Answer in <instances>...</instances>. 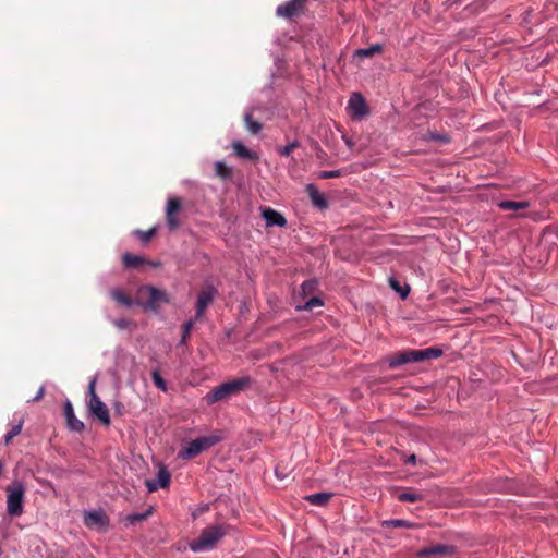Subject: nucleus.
<instances>
[{"label":"nucleus","mask_w":558,"mask_h":558,"mask_svg":"<svg viewBox=\"0 0 558 558\" xmlns=\"http://www.w3.org/2000/svg\"><path fill=\"white\" fill-rule=\"evenodd\" d=\"M348 107L355 118H363L368 114V106L365 98L360 93H353L351 95Z\"/></svg>","instance_id":"12"},{"label":"nucleus","mask_w":558,"mask_h":558,"mask_svg":"<svg viewBox=\"0 0 558 558\" xmlns=\"http://www.w3.org/2000/svg\"><path fill=\"white\" fill-rule=\"evenodd\" d=\"M153 513V508L150 507L144 512L141 513H132L125 517V524L126 525H134L138 522H142L146 520L150 514Z\"/></svg>","instance_id":"28"},{"label":"nucleus","mask_w":558,"mask_h":558,"mask_svg":"<svg viewBox=\"0 0 558 558\" xmlns=\"http://www.w3.org/2000/svg\"><path fill=\"white\" fill-rule=\"evenodd\" d=\"M341 175L340 170H325L318 173L319 179H333Z\"/></svg>","instance_id":"36"},{"label":"nucleus","mask_w":558,"mask_h":558,"mask_svg":"<svg viewBox=\"0 0 558 558\" xmlns=\"http://www.w3.org/2000/svg\"><path fill=\"white\" fill-rule=\"evenodd\" d=\"M128 325H129V320H126V319L114 320V326L118 327L119 329H124L128 327Z\"/></svg>","instance_id":"40"},{"label":"nucleus","mask_w":558,"mask_h":558,"mask_svg":"<svg viewBox=\"0 0 558 558\" xmlns=\"http://www.w3.org/2000/svg\"><path fill=\"white\" fill-rule=\"evenodd\" d=\"M63 410H64V416H65V422H66V427L72 430V432H75V433H81L83 432L84 429V423L82 421H80L76 416H75V413H74V409H73V405L72 403L70 402V400H66L64 402V407H63Z\"/></svg>","instance_id":"15"},{"label":"nucleus","mask_w":558,"mask_h":558,"mask_svg":"<svg viewBox=\"0 0 558 558\" xmlns=\"http://www.w3.org/2000/svg\"><path fill=\"white\" fill-rule=\"evenodd\" d=\"M413 460H415V456H412V457L410 458V461H413Z\"/></svg>","instance_id":"45"},{"label":"nucleus","mask_w":558,"mask_h":558,"mask_svg":"<svg viewBox=\"0 0 558 558\" xmlns=\"http://www.w3.org/2000/svg\"><path fill=\"white\" fill-rule=\"evenodd\" d=\"M412 356V350L401 351L388 357L387 363L389 368L393 369L404 364L414 363Z\"/></svg>","instance_id":"18"},{"label":"nucleus","mask_w":558,"mask_h":558,"mask_svg":"<svg viewBox=\"0 0 558 558\" xmlns=\"http://www.w3.org/2000/svg\"><path fill=\"white\" fill-rule=\"evenodd\" d=\"M390 287L398 292L402 299H405L410 292V288L408 286L401 287L395 278L390 279Z\"/></svg>","instance_id":"34"},{"label":"nucleus","mask_w":558,"mask_h":558,"mask_svg":"<svg viewBox=\"0 0 558 558\" xmlns=\"http://www.w3.org/2000/svg\"><path fill=\"white\" fill-rule=\"evenodd\" d=\"M193 326H194V319H189L183 324L182 337L179 342L180 345H183L186 342V339L190 337Z\"/></svg>","instance_id":"33"},{"label":"nucleus","mask_w":558,"mask_h":558,"mask_svg":"<svg viewBox=\"0 0 558 558\" xmlns=\"http://www.w3.org/2000/svg\"><path fill=\"white\" fill-rule=\"evenodd\" d=\"M450 4H460L463 0H448Z\"/></svg>","instance_id":"43"},{"label":"nucleus","mask_w":558,"mask_h":558,"mask_svg":"<svg viewBox=\"0 0 558 558\" xmlns=\"http://www.w3.org/2000/svg\"><path fill=\"white\" fill-rule=\"evenodd\" d=\"M45 396V386H40L35 397L31 400V402H38Z\"/></svg>","instance_id":"39"},{"label":"nucleus","mask_w":558,"mask_h":558,"mask_svg":"<svg viewBox=\"0 0 558 558\" xmlns=\"http://www.w3.org/2000/svg\"><path fill=\"white\" fill-rule=\"evenodd\" d=\"M171 474L168 469L161 464L158 469L157 476L155 480H147L146 487L149 493L156 492L158 488H166L169 486Z\"/></svg>","instance_id":"11"},{"label":"nucleus","mask_w":558,"mask_h":558,"mask_svg":"<svg viewBox=\"0 0 558 558\" xmlns=\"http://www.w3.org/2000/svg\"><path fill=\"white\" fill-rule=\"evenodd\" d=\"M13 438H14L13 436H11L10 434H8V433H7V434L3 436V442H4V445H9V444L12 441V439H13Z\"/></svg>","instance_id":"42"},{"label":"nucleus","mask_w":558,"mask_h":558,"mask_svg":"<svg viewBox=\"0 0 558 558\" xmlns=\"http://www.w3.org/2000/svg\"><path fill=\"white\" fill-rule=\"evenodd\" d=\"M305 190L315 207L319 209H326L328 207V201L326 196L320 193L313 183L307 184Z\"/></svg>","instance_id":"16"},{"label":"nucleus","mask_w":558,"mask_h":558,"mask_svg":"<svg viewBox=\"0 0 558 558\" xmlns=\"http://www.w3.org/2000/svg\"><path fill=\"white\" fill-rule=\"evenodd\" d=\"M222 440L220 433H215L208 436L198 437L190 441L186 446L181 448L178 452V458L189 460L195 458L201 452L214 447Z\"/></svg>","instance_id":"3"},{"label":"nucleus","mask_w":558,"mask_h":558,"mask_svg":"<svg viewBox=\"0 0 558 558\" xmlns=\"http://www.w3.org/2000/svg\"><path fill=\"white\" fill-rule=\"evenodd\" d=\"M413 460H415V456H412V457L410 458V461H413Z\"/></svg>","instance_id":"44"},{"label":"nucleus","mask_w":558,"mask_h":558,"mask_svg":"<svg viewBox=\"0 0 558 558\" xmlns=\"http://www.w3.org/2000/svg\"><path fill=\"white\" fill-rule=\"evenodd\" d=\"M262 217L265 220L266 227H286L287 219L284 216L271 207H260Z\"/></svg>","instance_id":"13"},{"label":"nucleus","mask_w":558,"mask_h":558,"mask_svg":"<svg viewBox=\"0 0 558 558\" xmlns=\"http://www.w3.org/2000/svg\"><path fill=\"white\" fill-rule=\"evenodd\" d=\"M457 553L454 545L437 544L430 547H424L416 551V558H430L437 556L453 555Z\"/></svg>","instance_id":"10"},{"label":"nucleus","mask_w":558,"mask_h":558,"mask_svg":"<svg viewBox=\"0 0 558 558\" xmlns=\"http://www.w3.org/2000/svg\"><path fill=\"white\" fill-rule=\"evenodd\" d=\"M182 209V201L179 197H169L166 205V225L169 231H175L180 227L179 214Z\"/></svg>","instance_id":"9"},{"label":"nucleus","mask_w":558,"mask_h":558,"mask_svg":"<svg viewBox=\"0 0 558 558\" xmlns=\"http://www.w3.org/2000/svg\"><path fill=\"white\" fill-rule=\"evenodd\" d=\"M244 123L247 131L252 134H258L263 129L262 123L254 120L251 112L244 114Z\"/></svg>","instance_id":"27"},{"label":"nucleus","mask_w":558,"mask_h":558,"mask_svg":"<svg viewBox=\"0 0 558 558\" xmlns=\"http://www.w3.org/2000/svg\"><path fill=\"white\" fill-rule=\"evenodd\" d=\"M424 496L416 489L410 488L398 495V500L402 502H416L423 500Z\"/></svg>","instance_id":"24"},{"label":"nucleus","mask_w":558,"mask_h":558,"mask_svg":"<svg viewBox=\"0 0 558 558\" xmlns=\"http://www.w3.org/2000/svg\"><path fill=\"white\" fill-rule=\"evenodd\" d=\"M141 291H146L148 294V300L145 303H140L144 308L156 312L161 304H168L170 302L168 294L154 286H146L142 288Z\"/></svg>","instance_id":"6"},{"label":"nucleus","mask_w":558,"mask_h":558,"mask_svg":"<svg viewBox=\"0 0 558 558\" xmlns=\"http://www.w3.org/2000/svg\"><path fill=\"white\" fill-rule=\"evenodd\" d=\"M232 148L234 154L246 160H256L258 156L256 153L248 149L241 141H235L232 143Z\"/></svg>","instance_id":"19"},{"label":"nucleus","mask_w":558,"mask_h":558,"mask_svg":"<svg viewBox=\"0 0 558 558\" xmlns=\"http://www.w3.org/2000/svg\"><path fill=\"white\" fill-rule=\"evenodd\" d=\"M111 298L120 305L130 308L134 305L133 300L122 290L113 289L110 292Z\"/></svg>","instance_id":"23"},{"label":"nucleus","mask_w":558,"mask_h":558,"mask_svg":"<svg viewBox=\"0 0 558 558\" xmlns=\"http://www.w3.org/2000/svg\"><path fill=\"white\" fill-rule=\"evenodd\" d=\"M23 424L24 420L20 418L16 424L11 426V428L8 430V434H10L13 437H16L17 435H20Z\"/></svg>","instance_id":"37"},{"label":"nucleus","mask_w":558,"mask_h":558,"mask_svg":"<svg viewBox=\"0 0 558 558\" xmlns=\"http://www.w3.org/2000/svg\"><path fill=\"white\" fill-rule=\"evenodd\" d=\"M7 492V512L10 517L22 515L24 511L25 485L21 481H13L5 488Z\"/></svg>","instance_id":"4"},{"label":"nucleus","mask_w":558,"mask_h":558,"mask_svg":"<svg viewBox=\"0 0 558 558\" xmlns=\"http://www.w3.org/2000/svg\"><path fill=\"white\" fill-rule=\"evenodd\" d=\"M227 526L222 524L210 525L202 531L199 536L190 544L194 553L213 549L217 543L227 534Z\"/></svg>","instance_id":"2"},{"label":"nucleus","mask_w":558,"mask_h":558,"mask_svg":"<svg viewBox=\"0 0 558 558\" xmlns=\"http://www.w3.org/2000/svg\"><path fill=\"white\" fill-rule=\"evenodd\" d=\"M251 384L252 378L250 376H243L229 381H225L207 392L204 397V400L206 404L213 405L219 401L239 395L240 392L247 389Z\"/></svg>","instance_id":"1"},{"label":"nucleus","mask_w":558,"mask_h":558,"mask_svg":"<svg viewBox=\"0 0 558 558\" xmlns=\"http://www.w3.org/2000/svg\"><path fill=\"white\" fill-rule=\"evenodd\" d=\"M84 523L88 527H107L109 519L102 510H90L85 512Z\"/></svg>","instance_id":"14"},{"label":"nucleus","mask_w":558,"mask_h":558,"mask_svg":"<svg viewBox=\"0 0 558 558\" xmlns=\"http://www.w3.org/2000/svg\"><path fill=\"white\" fill-rule=\"evenodd\" d=\"M331 497H332V493L320 492V493L306 495L304 497V499L306 501H308L311 505L322 507V506H326L329 502V500L331 499Z\"/></svg>","instance_id":"21"},{"label":"nucleus","mask_w":558,"mask_h":558,"mask_svg":"<svg viewBox=\"0 0 558 558\" xmlns=\"http://www.w3.org/2000/svg\"><path fill=\"white\" fill-rule=\"evenodd\" d=\"M381 525L384 527H393V529H416L418 526L417 523L403 520V519H390L383 521Z\"/></svg>","instance_id":"22"},{"label":"nucleus","mask_w":558,"mask_h":558,"mask_svg":"<svg viewBox=\"0 0 558 558\" xmlns=\"http://www.w3.org/2000/svg\"><path fill=\"white\" fill-rule=\"evenodd\" d=\"M157 229H158V227L155 226L147 231L137 229L133 233L135 236H137L141 240L143 245H147L150 242L151 238L156 234Z\"/></svg>","instance_id":"30"},{"label":"nucleus","mask_w":558,"mask_h":558,"mask_svg":"<svg viewBox=\"0 0 558 558\" xmlns=\"http://www.w3.org/2000/svg\"><path fill=\"white\" fill-rule=\"evenodd\" d=\"M429 140H433V141H436V142H441V143H448L449 142V137L445 134H441V133H430L429 136H428Z\"/></svg>","instance_id":"38"},{"label":"nucleus","mask_w":558,"mask_h":558,"mask_svg":"<svg viewBox=\"0 0 558 558\" xmlns=\"http://www.w3.org/2000/svg\"><path fill=\"white\" fill-rule=\"evenodd\" d=\"M215 173L222 180H228L232 177V169L228 167L223 161H217L215 163Z\"/></svg>","instance_id":"29"},{"label":"nucleus","mask_w":558,"mask_h":558,"mask_svg":"<svg viewBox=\"0 0 558 558\" xmlns=\"http://www.w3.org/2000/svg\"><path fill=\"white\" fill-rule=\"evenodd\" d=\"M314 286H315V281L308 280V281H305L302 283V289L304 292L311 291L314 288Z\"/></svg>","instance_id":"41"},{"label":"nucleus","mask_w":558,"mask_h":558,"mask_svg":"<svg viewBox=\"0 0 558 558\" xmlns=\"http://www.w3.org/2000/svg\"><path fill=\"white\" fill-rule=\"evenodd\" d=\"M122 263H123L124 267L135 269V268H138V267L147 264L148 262L140 255L124 253L122 255Z\"/></svg>","instance_id":"20"},{"label":"nucleus","mask_w":558,"mask_h":558,"mask_svg":"<svg viewBox=\"0 0 558 558\" xmlns=\"http://www.w3.org/2000/svg\"><path fill=\"white\" fill-rule=\"evenodd\" d=\"M384 49L381 44H374L367 48H360L354 51V56L359 58H368L376 53H380Z\"/></svg>","instance_id":"26"},{"label":"nucleus","mask_w":558,"mask_h":558,"mask_svg":"<svg viewBox=\"0 0 558 558\" xmlns=\"http://www.w3.org/2000/svg\"><path fill=\"white\" fill-rule=\"evenodd\" d=\"M413 362H422L427 360L438 359L442 355V350L439 348H426L422 350H412Z\"/></svg>","instance_id":"17"},{"label":"nucleus","mask_w":558,"mask_h":558,"mask_svg":"<svg viewBox=\"0 0 558 558\" xmlns=\"http://www.w3.org/2000/svg\"><path fill=\"white\" fill-rule=\"evenodd\" d=\"M95 384L96 378H93L88 385V393L90 397L88 402V410L90 414L96 416L104 425L109 426L111 423L109 411L106 404L97 396L95 391Z\"/></svg>","instance_id":"5"},{"label":"nucleus","mask_w":558,"mask_h":558,"mask_svg":"<svg viewBox=\"0 0 558 558\" xmlns=\"http://www.w3.org/2000/svg\"><path fill=\"white\" fill-rule=\"evenodd\" d=\"M323 300L318 296L311 298L303 306L304 310L311 311L315 306H323Z\"/></svg>","instance_id":"35"},{"label":"nucleus","mask_w":558,"mask_h":558,"mask_svg":"<svg viewBox=\"0 0 558 558\" xmlns=\"http://www.w3.org/2000/svg\"><path fill=\"white\" fill-rule=\"evenodd\" d=\"M530 206V203L526 201L515 202V201H500L498 203V207L501 210H520L525 209Z\"/></svg>","instance_id":"25"},{"label":"nucleus","mask_w":558,"mask_h":558,"mask_svg":"<svg viewBox=\"0 0 558 558\" xmlns=\"http://www.w3.org/2000/svg\"><path fill=\"white\" fill-rule=\"evenodd\" d=\"M217 294L218 290L211 283L205 284L196 299L195 319L203 317L205 311L213 303Z\"/></svg>","instance_id":"8"},{"label":"nucleus","mask_w":558,"mask_h":558,"mask_svg":"<svg viewBox=\"0 0 558 558\" xmlns=\"http://www.w3.org/2000/svg\"><path fill=\"white\" fill-rule=\"evenodd\" d=\"M301 146V143L298 141V140H294L290 143H288L287 145L284 146H280L277 148V151L280 156L282 157H289L291 151L294 149V148H298Z\"/></svg>","instance_id":"31"},{"label":"nucleus","mask_w":558,"mask_h":558,"mask_svg":"<svg viewBox=\"0 0 558 558\" xmlns=\"http://www.w3.org/2000/svg\"><path fill=\"white\" fill-rule=\"evenodd\" d=\"M151 379L157 388H159L161 391H167V383L160 375L159 369L156 368L151 372Z\"/></svg>","instance_id":"32"},{"label":"nucleus","mask_w":558,"mask_h":558,"mask_svg":"<svg viewBox=\"0 0 558 558\" xmlns=\"http://www.w3.org/2000/svg\"><path fill=\"white\" fill-rule=\"evenodd\" d=\"M307 0H289L279 4L276 9V15L287 20H292L304 14Z\"/></svg>","instance_id":"7"}]
</instances>
